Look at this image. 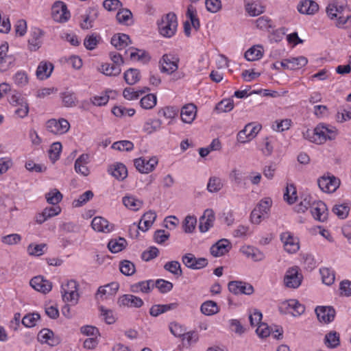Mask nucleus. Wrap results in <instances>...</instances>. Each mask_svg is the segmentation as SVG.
<instances>
[{
    "mask_svg": "<svg viewBox=\"0 0 351 351\" xmlns=\"http://www.w3.org/2000/svg\"><path fill=\"white\" fill-rule=\"evenodd\" d=\"M177 27V17L176 15L172 12L168 13L164 16L161 21L158 23V29L160 34L167 38H170L175 34Z\"/></svg>",
    "mask_w": 351,
    "mask_h": 351,
    "instance_id": "f257e3e1",
    "label": "nucleus"
},
{
    "mask_svg": "<svg viewBox=\"0 0 351 351\" xmlns=\"http://www.w3.org/2000/svg\"><path fill=\"white\" fill-rule=\"evenodd\" d=\"M78 287V283L74 280H70L65 285H62L61 293L63 301L71 302L73 305L77 304L80 297L77 293Z\"/></svg>",
    "mask_w": 351,
    "mask_h": 351,
    "instance_id": "f03ea898",
    "label": "nucleus"
},
{
    "mask_svg": "<svg viewBox=\"0 0 351 351\" xmlns=\"http://www.w3.org/2000/svg\"><path fill=\"white\" fill-rule=\"evenodd\" d=\"M303 276L297 266L289 268L284 276V285L291 289H297L302 283Z\"/></svg>",
    "mask_w": 351,
    "mask_h": 351,
    "instance_id": "7ed1b4c3",
    "label": "nucleus"
},
{
    "mask_svg": "<svg viewBox=\"0 0 351 351\" xmlns=\"http://www.w3.org/2000/svg\"><path fill=\"white\" fill-rule=\"evenodd\" d=\"M51 15L53 20L58 23H65L71 16L70 12L68 10L66 5L60 1L55 2L52 5Z\"/></svg>",
    "mask_w": 351,
    "mask_h": 351,
    "instance_id": "20e7f679",
    "label": "nucleus"
},
{
    "mask_svg": "<svg viewBox=\"0 0 351 351\" xmlns=\"http://www.w3.org/2000/svg\"><path fill=\"white\" fill-rule=\"evenodd\" d=\"M47 130L54 134H62L69 131L70 124L67 120L60 119L58 121L52 119L46 123Z\"/></svg>",
    "mask_w": 351,
    "mask_h": 351,
    "instance_id": "39448f33",
    "label": "nucleus"
},
{
    "mask_svg": "<svg viewBox=\"0 0 351 351\" xmlns=\"http://www.w3.org/2000/svg\"><path fill=\"white\" fill-rule=\"evenodd\" d=\"M319 189L325 193H333L339 186L340 181L334 176H323L317 180Z\"/></svg>",
    "mask_w": 351,
    "mask_h": 351,
    "instance_id": "423d86ee",
    "label": "nucleus"
},
{
    "mask_svg": "<svg viewBox=\"0 0 351 351\" xmlns=\"http://www.w3.org/2000/svg\"><path fill=\"white\" fill-rule=\"evenodd\" d=\"M260 125H254L253 123L247 124L244 129L237 134V140L241 143L249 142L256 137L258 132L261 130Z\"/></svg>",
    "mask_w": 351,
    "mask_h": 351,
    "instance_id": "0eeeda50",
    "label": "nucleus"
},
{
    "mask_svg": "<svg viewBox=\"0 0 351 351\" xmlns=\"http://www.w3.org/2000/svg\"><path fill=\"white\" fill-rule=\"evenodd\" d=\"M178 58L176 57L175 56L171 54H165L160 61V64H161L160 71L167 74L173 73L178 68Z\"/></svg>",
    "mask_w": 351,
    "mask_h": 351,
    "instance_id": "6e6552de",
    "label": "nucleus"
},
{
    "mask_svg": "<svg viewBox=\"0 0 351 351\" xmlns=\"http://www.w3.org/2000/svg\"><path fill=\"white\" fill-rule=\"evenodd\" d=\"M228 287V290L234 295H251L254 292V288L250 284L242 281H230Z\"/></svg>",
    "mask_w": 351,
    "mask_h": 351,
    "instance_id": "1a4fd4ad",
    "label": "nucleus"
},
{
    "mask_svg": "<svg viewBox=\"0 0 351 351\" xmlns=\"http://www.w3.org/2000/svg\"><path fill=\"white\" fill-rule=\"evenodd\" d=\"M182 261L186 267L192 269H200L204 268L208 265V260L206 258H196L195 256L191 253L184 255Z\"/></svg>",
    "mask_w": 351,
    "mask_h": 351,
    "instance_id": "9d476101",
    "label": "nucleus"
},
{
    "mask_svg": "<svg viewBox=\"0 0 351 351\" xmlns=\"http://www.w3.org/2000/svg\"><path fill=\"white\" fill-rule=\"evenodd\" d=\"M117 303L120 307L141 308L144 302L141 298L132 294H124L120 296Z\"/></svg>",
    "mask_w": 351,
    "mask_h": 351,
    "instance_id": "9b49d317",
    "label": "nucleus"
},
{
    "mask_svg": "<svg viewBox=\"0 0 351 351\" xmlns=\"http://www.w3.org/2000/svg\"><path fill=\"white\" fill-rule=\"evenodd\" d=\"M134 162V166L140 173H148L154 169L158 164V160L155 157L150 158L149 160L139 158L135 159Z\"/></svg>",
    "mask_w": 351,
    "mask_h": 351,
    "instance_id": "f8f14e48",
    "label": "nucleus"
},
{
    "mask_svg": "<svg viewBox=\"0 0 351 351\" xmlns=\"http://www.w3.org/2000/svg\"><path fill=\"white\" fill-rule=\"evenodd\" d=\"M315 311L317 319L324 323L332 322L335 317V310L332 306H317Z\"/></svg>",
    "mask_w": 351,
    "mask_h": 351,
    "instance_id": "ddd939ff",
    "label": "nucleus"
},
{
    "mask_svg": "<svg viewBox=\"0 0 351 351\" xmlns=\"http://www.w3.org/2000/svg\"><path fill=\"white\" fill-rule=\"evenodd\" d=\"M232 248L231 243L226 239H222L210 247V254L218 257L228 253Z\"/></svg>",
    "mask_w": 351,
    "mask_h": 351,
    "instance_id": "4468645a",
    "label": "nucleus"
},
{
    "mask_svg": "<svg viewBox=\"0 0 351 351\" xmlns=\"http://www.w3.org/2000/svg\"><path fill=\"white\" fill-rule=\"evenodd\" d=\"M280 239L284 243V248L286 252L293 254L299 250V242L289 232H284L280 235Z\"/></svg>",
    "mask_w": 351,
    "mask_h": 351,
    "instance_id": "2eb2a0df",
    "label": "nucleus"
},
{
    "mask_svg": "<svg viewBox=\"0 0 351 351\" xmlns=\"http://www.w3.org/2000/svg\"><path fill=\"white\" fill-rule=\"evenodd\" d=\"M311 213L313 217L319 221H324L327 219V207L322 201L314 202L312 204Z\"/></svg>",
    "mask_w": 351,
    "mask_h": 351,
    "instance_id": "dca6fc26",
    "label": "nucleus"
},
{
    "mask_svg": "<svg viewBox=\"0 0 351 351\" xmlns=\"http://www.w3.org/2000/svg\"><path fill=\"white\" fill-rule=\"evenodd\" d=\"M215 213L212 209H206L199 219V229L202 232H207L213 226Z\"/></svg>",
    "mask_w": 351,
    "mask_h": 351,
    "instance_id": "f3484780",
    "label": "nucleus"
},
{
    "mask_svg": "<svg viewBox=\"0 0 351 351\" xmlns=\"http://www.w3.org/2000/svg\"><path fill=\"white\" fill-rule=\"evenodd\" d=\"M30 285L35 290L43 293L49 292L52 288L51 282L44 279L42 276H36L32 278Z\"/></svg>",
    "mask_w": 351,
    "mask_h": 351,
    "instance_id": "a211bd4d",
    "label": "nucleus"
},
{
    "mask_svg": "<svg viewBox=\"0 0 351 351\" xmlns=\"http://www.w3.org/2000/svg\"><path fill=\"white\" fill-rule=\"evenodd\" d=\"M53 70V64L49 62L41 61L36 69V75L38 79L44 80L49 78Z\"/></svg>",
    "mask_w": 351,
    "mask_h": 351,
    "instance_id": "6ab92c4d",
    "label": "nucleus"
},
{
    "mask_svg": "<svg viewBox=\"0 0 351 351\" xmlns=\"http://www.w3.org/2000/svg\"><path fill=\"white\" fill-rule=\"evenodd\" d=\"M108 172L118 180H123L128 176L127 168L121 162L109 166Z\"/></svg>",
    "mask_w": 351,
    "mask_h": 351,
    "instance_id": "aec40b11",
    "label": "nucleus"
},
{
    "mask_svg": "<svg viewBox=\"0 0 351 351\" xmlns=\"http://www.w3.org/2000/svg\"><path fill=\"white\" fill-rule=\"evenodd\" d=\"M318 10V4L312 0L302 1L298 5V10L301 14H314Z\"/></svg>",
    "mask_w": 351,
    "mask_h": 351,
    "instance_id": "412c9836",
    "label": "nucleus"
},
{
    "mask_svg": "<svg viewBox=\"0 0 351 351\" xmlns=\"http://www.w3.org/2000/svg\"><path fill=\"white\" fill-rule=\"evenodd\" d=\"M52 330L48 328L42 329L38 334V339L41 343H48L51 346H54L59 343V339L54 337Z\"/></svg>",
    "mask_w": 351,
    "mask_h": 351,
    "instance_id": "4be33fe9",
    "label": "nucleus"
},
{
    "mask_svg": "<svg viewBox=\"0 0 351 351\" xmlns=\"http://www.w3.org/2000/svg\"><path fill=\"white\" fill-rule=\"evenodd\" d=\"M154 287V281L152 280L141 281L130 285V291L134 293L142 292L149 293Z\"/></svg>",
    "mask_w": 351,
    "mask_h": 351,
    "instance_id": "5701e85b",
    "label": "nucleus"
},
{
    "mask_svg": "<svg viewBox=\"0 0 351 351\" xmlns=\"http://www.w3.org/2000/svg\"><path fill=\"white\" fill-rule=\"evenodd\" d=\"M196 106L193 104H189L182 107L181 110V119L186 123H191L196 116Z\"/></svg>",
    "mask_w": 351,
    "mask_h": 351,
    "instance_id": "b1692460",
    "label": "nucleus"
},
{
    "mask_svg": "<svg viewBox=\"0 0 351 351\" xmlns=\"http://www.w3.org/2000/svg\"><path fill=\"white\" fill-rule=\"evenodd\" d=\"M91 226L95 230L103 232H110L113 228V226L101 217H94L91 222Z\"/></svg>",
    "mask_w": 351,
    "mask_h": 351,
    "instance_id": "393cba45",
    "label": "nucleus"
},
{
    "mask_svg": "<svg viewBox=\"0 0 351 351\" xmlns=\"http://www.w3.org/2000/svg\"><path fill=\"white\" fill-rule=\"evenodd\" d=\"M119 288V285L117 282H113L111 283H109L105 286L99 287L97 293H96V298H101L104 295H114L117 291H118Z\"/></svg>",
    "mask_w": 351,
    "mask_h": 351,
    "instance_id": "a878e982",
    "label": "nucleus"
},
{
    "mask_svg": "<svg viewBox=\"0 0 351 351\" xmlns=\"http://www.w3.org/2000/svg\"><path fill=\"white\" fill-rule=\"evenodd\" d=\"M178 304L176 302L168 304H155L149 309V314L153 317H157L167 311L177 308Z\"/></svg>",
    "mask_w": 351,
    "mask_h": 351,
    "instance_id": "bb28decb",
    "label": "nucleus"
},
{
    "mask_svg": "<svg viewBox=\"0 0 351 351\" xmlns=\"http://www.w3.org/2000/svg\"><path fill=\"white\" fill-rule=\"evenodd\" d=\"M111 44L118 50L126 47L131 42L128 35L125 34H117L111 38Z\"/></svg>",
    "mask_w": 351,
    "mask_h": 351,
    "instance_id": "cd10ccee",
    "label": "nucleus"
},
{
    "mask_svg": "<svg viewBox=\"0 0 351 351\" xmlns=\"http://www.w3.org/2000/svg\"><path fill=\"white\" fill-rule=\"evenodd\" d=\"M315 138L313 140V143L320 145L326 142L327 138V132H328V128L324 124H319L314 129Z\"/></svg>",
    "mask_w": 351,
    "mask_h": 351,
    "instance_id": "c85d7f7f",
    "label": "nucleus"
},
{
    "mask_svg": "<svg viewBox=\"0 0 351 351\" xmlns=\"http://www.w3.org/2000/svg\"><path fill=\"white\" fill-rule=\"evenodd\" d=\"M43 32L40 29H34L31 34V38L28 40L29 49L31 51H36L41 46V37Z\"/></svg>",
    "mask_w": 351,
    "mask_h": 351,
    "instance_id": "c756f323",
    "label": "nucleus"
},
{
    "mask_svg": "<svg viewBox=\"0 0 351 351\" xmlns=\"http://www.w3.org/2000/svg\"><path fill=\"white\" fill-rule=\"evenodd\" d=\"M242 252L246 256L251 258L254 261H261L265 258L263 252L254 247H244L242 249Z\"/></svg>",
    "mask_w": 351,
    "mask_h": 351,
    "instance_id": "7c9ffc66",
    "label": "nucleus"
},
{
    "mask_svg": "<svg viewBox=\"0 0 351 351\" xmlns=\"http://www.w3.org/2000/svg\"><path fill=\"white\" fill-rule=\"evenodd\" d=\"M130 51V58L132 60L141 61L145 64L150 60V56L143 50L133 48Z\"/></svg>",
    "mask_w": 351,
    "mask_h": 351,
    "instance_id": "2f4dec72",
    "label": "nucleus"
},
{
    "mask_svg": "<svg viewBox=\"0 0 351 351\" xmlns=\"http://www.w3.org/2000/svg\"><path fill=\"white\" fill-rule=\"evenodd\" d=\"M200 311L205 315L209 316L217 313L219 311V308L215 302L208 300L201 305Z\"/></svg>",
    "mask_w": 351,
    "mask_h": 351,
    "instance_id": "473e14b6",
    "label": "nucleus"
},
{
    "mask_svg": "<svg viewBox=\"0 0 351 351\" xmlns=\"http://www.w3.org/2000/svg\"><path fill=\"white\" fill-rule=\"evenodd\" d=\"M126 245V240L119 237L118 239H111L108 243V248L112 253H117L123 250Z\"/></svg>",
    "mask_w": 351,
    "mask_h": 351,
    "instance_id": "72a5a7b5",
    "label": "nucleus"
},
{
    "mask_svg": "<svg viewBox=\"0 0 351 351\" xmlns=\"http://www.w3.org/2000/svg\"><path fill=\"white\" fill-rule=\"evenodd\" d=\"M125 82L129 85H134L140 80V71L136 69H129L123 75Z\"/></svg>",
    "mask_w": 351,
    "mask_h": 351,
    "instance_id": "f704fd0d",
    "label": "nucleus"
},
{
    "mask_svg": "<svg viewBox=\"0 0 351 351\" xmlns=\"http://www.w3.org/2000/svg\"><path fill=\"white\" fill-rule=\"evenodd\" d=\"M101 71L106 75L117 76L120 74L121 69L116 64L105 63L101 66Z\"/></svg>",
    "mask_w": 351,
    "mask_h": 351,
    "instance_id": "c9c22d12",
    "label": "nucleus"
},
{
    "mask_svg": "<svg viewBox=\"0 0 351 351\" xmlns=\"http://www.w3.org/2000/svg\"><path fill=\"white\" fill-rule=\"evenodd\" d=\"M324 343L328 348H337L340 343L339 333L335 331L327 333L324 338Z\"/></svg>",
    "mask_w": 351,
    "mask_h": 351,
    "instance_id": "e433bc0d",
    "label": "nucleus"
},
{
    "mask_svg": "<svg viewBox=\"0 0 351 351\" xmlns=\"http://www.w3.org/2000/svg\"><path fill=\"white\" fill-rule=\"evenodd\" d=\"M283 198L289 204H293L295 202L297 199V191L293 184L287 185Z\"/></svg>",
    "mask_w": 351,
    "mask_h": 351,
    "instance_id": "4c0bfd02",
    "label": "nucleus"
},
{
    "mask_svg": "<svg viewBox=\"0 0 351 351\" xmlns=\"http://www.w3.org/2000/svg\"><path fill=\"white\" fill-rule=\"evenodd\" d=\"M245 10L250 16H255L262 14L265 8L259 2L253 1L245 5Z\"/></svg>",
    "mask_w": 351,
    "mask_h": 351,
    "instance_id": "58836bf2",
    "label": "nucleus"
},
{
    "mask_svg": "<svg viewBox=\"0 0 351 351\" xmlns=\"http://www.w3.org/2000/svg\"><path fill=\"white\" fill-rule=\"evenodd\" d=\"M308 62L307 59L304 56L289 58L287 69L296 70L304 66Z\"/></svg>",
    "mask_w": 351,
    "mask_h": 351,
    "instance_id": "ea45409f",
    "label": "nucleus"
},
{
    "mask_svg": "<svg viewBox=\"0 0 351 351\" xmlns=\"http://www.w3.org/2000/svg\"><path fill=\"white\" fill-rule=\"evenodd\" d=\"M223 182L219 177L212 176L209 178L207 184V190L210 193H217L223 188Z\"/></svg>",
    "mask_w": 351,
    "mask_h": 351,
    "instance_id": "a19ab883",
    "label": "nucleus"
},
{
    "mask_svg": "<svg viewBox=\"0 0 351 351\" xmlns=\"http://www.w3.org/2000/svg\"><path fill=\"white\" fill-rule=\"evenodd\" d=\"M123 203L127 208L133 210H138L143 205L142 201L136 199L133 196L123 197Z\"/></svg>",
    "mask_w": 351,
    "mask_h": 351,
    "instance_id": "79ce46f5",
    "label": "nucleus"
},
{
    "mask_svg": "<svg viewBox=\"0 0 351 351\" xmlns=\"http://www.w3.org/2000/svg\"><path fill=\"white\" fill-rule=\"evenodd\" d=\"M260 46L252 47L247 50L245 53V58L248 61H255L259 60L263 56V51L258 49Z\"/></svg>",
    "mask_w": 351,
    "mask_h": 351,
    "instance_id": "37998d69",
    "label": "nucleus"
},
{
    "mask_svg": "<svg viewBox=\"0 0 351 351\" xmlns=\"http://www.w3.org/2000/svg\"><path fill=\"white\" fill-rule=\"evenodd\" d=\"M164 269L175 276H181L182 271L178 261H173L165 263Z\"/></svg>",
    "mask_w": 351,
    "mask_h": 351,
    "instance_id": "c03bdc74",
    "label": "nucleus"
},
{
    "mask_svg": "<svg viewBox=\"0 0 351 351\" xmlns=\"http://www.w3.org/2000/svg\"><path fill=\"white\" fill-rule=\"evenodd\" d=\"M156 96L150 93L143 97L141 99L140 104L141 107L144 109H152L156 106Z\"/></svg>",
    "mask_w": 351,
    "mask_h": 351,
    "instance_id": "a18cd8bd",
    "label": "nucleus"
},
{
    "mask_svg": "<svg viewBox=\"0 0 351 351\" xmlns=\"http://www.w3.org/2000/svg\"><path fill=\"white\" fill-rule=\"evenodd\" d=\"M119 269L121 272L125 276H132L136 271L134 263L128 260L120 262Z\"/></svg>",
    "mask_w": 351,
    "mask_h": 351,
    "instance_id": "49530a36",
    "label": "nucleus"
},
{
    "mask_svg": "<svg viewBox=\"0 0 351 351\" xmlns=\"http://www.w3.org/2000/svg\"><path fill=\"white\" fill-rule=\"evenodd\" d=\"M100 39L101 38L99 35L92 34L84 38V45L86 49L93 50L98 45Z\"/></svg>",
    "mask_w": 351,
    "mask_h": 351,
    "instance_id": "de8ad7c7",
    "label": "nucleus"
},
{
    "mask_svg": "<svg viewBox=\"0 0 351 351\" xmlns=\"http://www.w3.org/2000/svg\"><path fill=\"white\" fill-rule=\"evenodd\" d=\"M116 18L119 23L128 25V22L132 18V13L129 9L122 8L117 12Z\"/></svg>",
    "mask_w": 351,
    "mask_h": 351,
    "instance_id": "09e8293b",
    "label": "nucleus"
},
{
    "mask_svg": "<svg viewBox=\"0 0 351 351\" xmlns=\"http://www.w3.org/2000/svg\"><path fill=\"white\" fill-rule=\"evenodd\" d=\"M319 271L322 276V282L324 284L327 285L333 284L335 277L332 271H331L329 268L324 267L321 268Z\"/></svg>",
    "mask_w": 351,
    "mask_h": 351,
    "instance_id": "8fccbe9b",
    "label": "nucleus"
},
{
    "mask_svg": "<svg viewBox=\"0 0 351 351\" xmlns=\"http://www.w3.org/2000/svg\"><path fill=\"white\" fill-rule=\"evenodd\" d=\"M169 328L171 333L176 337H182L185 335V327L178 322H171Z\"/></svg>",
    "mask_w": 351,
    "mask_h": 351,
    "instance_id": "3c124183",
    "label": "nucleus"
},
{
    "mask_svg": "<svg viewBox=\"0 0 351 351\" xmlns=\"http://www.w3.org/2000/svg\"><path fill=\"white\" fill-rule=\"evenodd\" d=\"M47 245L45 243L34 245L31 243L27 247V252L30 256H40L44 254Z\"/></svg>",
    "mask_w": 351,
    "mask_h": 351,
    "instance_id": "603ef678",
    "label": "nucleus"
},
{
    "mask_svg": "<svg viewBox=\"0 0 351 351\" xmlns=\"http://www.w3.org/2000/svg\"><path fill=\"white\" fill-rule=\"evenodd\" d=\"M47 202L52 205L58 204L62 199V193L56 189L45 195Z\"/></svg>",
    "mask_w": 351,
    "mask_h": 351,
    "instance_id": "864d4df0",
    "label": "nucleus"
},
{
    "mask_svg": "<svg viewBox=\"0 0 351 351\" xmlns=\"http://www.w3.org/2000/svg\"><path fill=\"white\" fill-rule=\"evenodd\" d=\"M62 150V144L59 142L52 143L49 150V157L53 162L59 159Z\"/></svg>",
    "mask_w": 351,
    "mask_h": 351,
    "instance_id": "5fc2aeb1",
    "label": "nucleus"
},
{
    "mask_svg": "<svg viewBox=\"0 0 351 351\" xmlns=\"http://www.w3.org/2000/svg\"><path fill=\"white\" fill-rule=\"evenodd\" d=\"M332 212L340 219H345L350 212V207L346 204L335 205L332 208Z\"/></svg>",
    "mask_w": 351,
    "mask_h": 351,
    "instance_id": "6e6d98bb",
    "label": "nucleus"
},
{
    "mask_svg": "<svg viewBox=\"0 0 351 351\" xmlns=\"http://www.w3.org/2000/svg\"><path fill=\"white\" fill-rule=\"evenodd\" d=\"M40 316L38 313H33L26 315L22 319V324L28 328L36 325V322L40 319Z\"/></svg>",
    "mask_w": 351,
    "mask_h": 351,
    "instance_id": "4d7b16f0",
    "label": "nucleus"
},
{
    "mask_svg": "<svg viewBox=\"0 0 351 351\" xmlns=\"http://www.w3.org/2000/svg\"><path fill=\"white\" fill-rule=\"evenodd\" d=\"M287 306L294 311L293 315L294 316L302 315L304 311L305 307L304 305L301 304L298 302V301L295 300H290L287 302Z\"/></svg>",
    "mask_w": 351,
    "mask_h": 351,
    "instance_id": "13d9d810",
    "label": "nucleus"
},
{
    "mask_svg": "<svg viewBox=\"0 0 351 351\" xmlns=\"http://www.w3.org/2000/svg\"><path fill=\"white\" fill-rule=\"evenodd\" d=\"M154 287L158 288L161 293H165L173 289V284L163 279H158L154 281Z\"/></svg>",
    "mask_w": 351,
    "mask_h": 351,
    "instance_id": "bf43d9fd",
    "label": "nucleus"
},
{
    "mask_svg": "<svg viewBox=\"0 0 351 351\" xmlns=\"http://www.w3.org/2000/svg\"><path fill=\"white\" fill-rule=\"evenodd\" d=\"M112 148L119 151H131L134 148V144L130 141H120L112 144Z\"/></svg>",
    "mask_w": 351,
    "mask_h": 351,
    "instance_id": "052dcab7",
    "label": "nucleus"
},
{
    "mask_svg": "<svg viewBox=\"0 0 351 351\" xmlns=\"http://www.w3.org/2000/svg\"><path fill=\"white\" fill-rule=\"evenodd\" d=\"M162 122L159 119H154L147 122L143 128V130L147 134H152L158 130L161 127Z\"/></svg>",
    "mask_w": 351,
    "mask_h": 351,
    "instance_id": "680f3d73",
    "label": "nucleus"
},
{
    "mask_svg": "<svg viewBox=\"0 0 351 351\" xmlns=\"http://www.w3.org/2000/svg\"><path fill=\"white\" fill-rule=\"evenodd\" d=\"M14 58L8 55L0 57V71L5 72L11 68L14 64Z\"/></svg>",
    "mask_w": 351,
    "mask_h": 351,
    "instance_id": "e2e57ef3",
    "label": "nucleus"
},
{
    "mask_svg": "<svg viewBox=\"0 0 351 351\" xmlns=\"http://www.w3.org/2000/svg\"><path fill=\"white\" fill-rule=\"evenodd\" d=\"M94 194L91 191H86L80 195L77 199L73 202V205L75 207H80L85 204L93 197Z\"/></svg>",
    "mask_w": 351,
    "mask_h": 351,
    "instance_id": "0e129e2a",
    "label": "nucleus"
},
{
    "mask_svg": "<svg viewBox=\"0 0 351 351\" xmlns=\"http://www.w3.org/2000/svg\"><path fill=\"white\" fill-rule=\"evenodd\" d=\"M197 219L192 216H187L183 223L184 230L186 233H191L195 228Z\"/></svg>",
    "mask_w": 351,
    "mask_h": 351,
    "instance_id": "69168bd1",
    "label": "nucleus"
},
{
    "mask_svg": "<svg viewBox=\"0 0 351 351\" xmlns=\"http://www.w3.org/2000/svg\"><path fill=\"white\" fill-rule=\"evenodd\" d=\"M336 119L338 122L343 123L351 119V107L339 110L336 114Z\"/></svg>",
    "mask_w": 351,
    "mask_h": 351,
    "instance_id": "338daca9",
    "label": "nucleus"
},
{
    "mask_svg": "<svg viewBox=\"0 0 351 351\" xmlns=\"http://www.w3.org/2000/svg\"><path fill=\"white\" fill-rule=\"evenodd\" d=\"M14 83L19 86H23L28 83L27 75L25 71H18L13 77Z\"/></svg>",
    "mask_w": 351,
    "mask_h": 351,
    "instance_id": "774afa93",
    "label": "nucleus"
}]
</instances>
